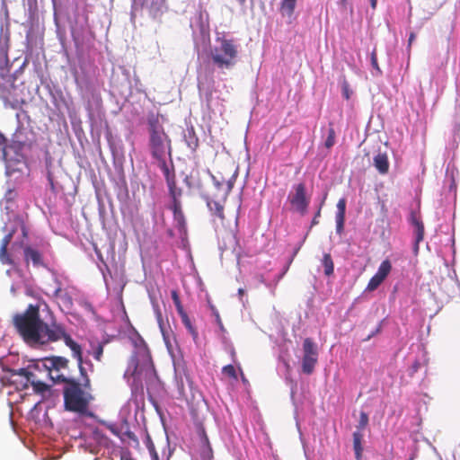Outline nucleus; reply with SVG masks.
<instances>
[{"instance_id": "obj_35", "label": "nucleus", "mask_w": 460, "mask_h": 460, "mask_svg": "<svg viewBox=\"0 0 460 460\" xmlns=\"http://www.w3.org/2000/svg\"><path fill=\"white\" fill-rule=\"evenodd\" d=\"M346 199H341L337 203V213L335 217H345Z\"/></svg>"}, {"instance_id": "obj_28", "label": "nucleus", "mask_w": 460, "mask_h": 460, "mask_svg": "<svg viewBox=\"0 0 460 460\" xmlns=\"http://www.w3.org/2000/svg\"><path fill=\"white\" fill-rule=\"evenodd\" d=\"M185 137H188L186 138L188 146L192 150H196V148L199 146V139L195 136L193 129L189 130L188 136H185Z\"/></svg>"}, {"instance_id": "obj_33", "label": "nucleus", "mask_w": 460, "mask_h": 460, "mask_svg": "<svg viewBox=\"0 0 460 460\" xmlns=\"http://www.w3.org/2000/svg\"><path fill=\"white\" fill-rule=\"evenodd\" d=\"M341 92H342L343 97L346 100H349L351 95L353 94V91L350 88V85L346 79H344L341 83Z\"/></svg>"}, {"instance_id": "obj_37", "label": "nucleus", "mask_w": 460, "mask_h": 460, "mask_svg": "<svg viewBox=\"0 0 460 460\" xmlns=\"http://www.w3.org/2000/svg\"><path fill=\"white\" fill-rule=\"evenodd\" d=\"M104 347L102 343H98L93 349V357L95 360L101 361L103 355Z\"/></svg>"}, {"instance_id": "obj_44", "label": "nucleus", "mask_w": 460, "mask_h": 460, "mask_svg": "<svg viewBox=\"0 0 460 460\" xmlns=\"http://www.w3.org/2000/svg\"><path fill=\"white\" fill-rule=\"evenodd\" d=\"M123 436L127 437L128 438L133 440L134 442L137 443L138 440H137V438L136 437V435L130 431V430H126L124 433H123Z\"/></svg>"}, {"instance_id": "obj_10", "label": "nucleus", "mask_w": 460, "mask_h": 460, "mask_svg": "<svg viewBox=\"0 0 460 460\" xmlns=\"http://www.w3.org/2000/svg\"><path fill=\"white\" fill-rule=\"evenodd\" d=\"M169 190V195L172 199V204H181V198L182 196V190L176 185V176L173 164L170 168L162 170Z\"/></svg>"}, {"instance_id": "obj_40", "label": "nucleus", "mask_w": 460, "mask_h": 460, "mask_svg": "<svg viewBox=\"0 0 460 460\" xmlns=\"http://www.w3.org/2000/svg\"><path fill=\"white\" fill-rule=\"evenodd\" d=\"M13 235V231L7 234L1 241V246L2 247H8L9 243H11Z\"/></svg>"}, {"instance_id": "obj_1", "label": "nucleus", "mask_w": 460, "mask_h": 460, "mask_svg": "<svg viewBox=\"0 0 460 460\" xmlns=\"http://www.w3.org/2000/svg\"><path fill=\"white\" fill-rule=\"evenodd\" d=\"M41 305H44L50 313L48 304L43 299H40L38 304L29 305L23 313L16 314L13 317L14 328L30 346L55 342L58 338V334L60 333V331L57 329V323H47L40 318Z\"/></svg>"}, {"instance_id": "obj_41", "label": "nucleus", "mask_w": 460, "mask_h": 460, "mask_svg": "<svg viewBox=\"0 0 460 460\" xmlns=\"http://www.w3.org/2000/svg\"><path fill=\"white\" fill-rule=\"evenodd\" d=\"M13 235V231L7 234L1 241V246L2 247H8L9 243H11Z\"/></svg>"}, {"instance_id": "obj_55", "label": "nucleus", "mask_w": 460, "mask_h": 460, "mask_svg": "<svg viewBox=\"0 0 460 460\" xmlns=\"http://www.w3.org/2000/svg\"><path fill=\"white\" fill-rule=\"evenodd\" d=\"M238 293H239L240 295H243V288H239Z\"/></svg>"}, {"instance_id": "obj_31", "label": "nucleus", "mask_w": 460, "mask_h": 460, "mask_svg": "<svg viewBox=\"0 0 460 460\" xmlns=\"http://www.w3.org/2000/svg\"><path fill=\"white\" fill-rule=\"evenodd\" d=\"M127 374H130L133 377H137L139 376L138 371V360L137 358L133 357L130 360V365L128 369L127 370Z\"/></svg>"}, {"instance_id": "obj_57", "label": "nucleus", "mask_w": 460, "mask_h": 460, "mask_svg": "<svg viewBox=\"0 0 460 460\" xmlns=\"http://www.w3.org/2000/svg\"><path fill=\"white\" fill-rule=\"evenodd\" d=\"M240 4H243L246 0H238Z\"/></svg>"}, {"instance_id": "obj_4", "label": "nucleus", "mask_w": 460, "mask_h": 460, "mask_svg": "<svg viewBox=\"0 0 460 460\" xmlns=\"http://www.w3.org/2000/svg\"><path fill=\"white\" fill-rule=\"evenodd\" d=\"M218 46L211 49L210 57L213 64L219 69H231L238 61V45L233 39L217 38Z\"/></svg>"}, {"instance_id": "obj_48", "label": "nucleus", "mask_w": 460, "mask_h": 460, "mask_svg": "<svg viewBox=\"0 0 460 460\" xmlns=\"http://www.w3.org/2000/svg\"><path fill=\"white\" fill-rule=\"evenodd\" d=\"M212 309L214 310V314L216 316V319H217V323H218V325L223 328V323H222V320L220 318V315L218 314V312L217 310H215L214 307H212Z\"/></svg>"}, {"instance_id": "obj_49", "label": "nucleus", "mask_w": 460, "mask_h": 460, "mask_svg": "<svg viewBox=\"0 0 460 460\" xmlns=\"http://www.w3.org/2000/svg\"><path fill=\"white\" fill-rule=\"evenodd\" d=\"M415 38H416V34L414 32H411L410 35H409V40H408V47L409 48H411V46L413 43Z\"/></svg>"}, {"instance_id": "obj_23", "label": "nucleus", "mask_w": 460, "mask_h": 460, "mask_svg": "<svg viewBox=\"0 0 460 460\" xmlns=\"http://www.w3.org/2000/svg\"><path fill=\"white\" fill-rule=\"evenodd\" d=\"M76 362L81 376V381L79 383L86 388H92L90 377L88 376L87 371L84 367V359L82 358L81 361Z\"/></svg>"}, {"instance_id": "obj_59", "label": "nucleus", "mask_w": 460, "mask_h": 460, "mask_svg": "<svg viewBox=\"0 0 460 460\" xmlns=\"http://www.w3.org/2000/svg\"><path fill=\"white\" fill-rule=\"evenodd\" d=\"M232 356H233V357H234V356H235V351H234V350H233V351H232Z\"/></svg>"}, {"instance_id": "obj_56", "label": "nucleus", "mask_w": 460, "mask_h": 460, "mask_svg": "<svg viewBox=\"0 0 460 460\" xmlns=\"http://www.w3.org/2000/svg\"><path fill=\"white\" fill-rule=\"evenodd\" d=\"M180 394H181V395H182V396H184V395H185L182 388L181 389Z\"/></svg>"}, {"instance_id": "obj_22", "label": "nucleus", "mask_w": 460, "mask_h": 460, "mask_svg": "<svg viewBox=\"0 0 460 460\" xmlns=\"http://www.w3.org/2000/svg\"><path fill=\"white\" fill-rule=\"evenodd\" d=\"M186 185L190 190H197L200 193H203V186L199 181L198 173L195 175L193 172H191L189 176L185 179Z\"/></svg>"}, {"instance_id": "obj_16", "label": "nucleus", "mask_w": 460, "mask_h": 460, "mask_svg": "<svg viewBox=\"0 0 460 460\" xmlns=\"http://www.w3.org/2000/svg\"><path fill=\"white\" fill-rule=\"evenodd\" d=\"M199 435L200 437V456L202 460H212L213 459V450L211 445L208 440V437L203 428L199 430Z\"/></svg>"}, {"instance_id": "obj_17", "label": "nucleus", "mask_w": 460, "mask_h": 460, "mask_svg": "<svg viewBox=\"0 0 460 460\" xmlns=\"http://www.w3.org/2000/svg\"><path fill=\"white\" fill-rule=\"evenodd\" d=\"M373 164L380 174H386L389 172V160L386 153L379 152L373 158Z\"/></svg>"}, {"instance_id": "obj_53", "label": "nucleus", "mask_w": 460, "mask_h": 460, "mask_svg": "<svg viewBox=\"0 0 460 460\" xmlns=\"http://www.w3.org/2000/svg\"><path fill=\"white\" fill-rule=\"evenodd\" d=\"M376 0H371V6L373 8H376Z\"/></svg>"}, {"instance_id": "obj_9", "label": "nucleus", "mask_w": 460, "mask_h": 460, "mask_svg": "<svg viewBox=\"0 0 460 460\" xmlns=\"http://www.w3.org/2000/svg\"><path fill=\"white\" fill-rule=\"evenodd\" d=\"M203 198L206 200L207 207L208 208L214 221L219 222L223 225L226 218L224 210L226 199H223V197L220 195H216L215 197L204 195Z\"/></svg>"}, {"instance_id": "obj_47", "label": "nucleus", "mask_w": 460, "mask_h": 460, "mask_svg": "<svg viewBox=\"0 0 460 460\" xmlns=\"http://www.w3.org/2000/svg\"><path fill=\"white\" fill-rule=\"evenodd\" d=\"M109 429H110V430H111V431L115 436H118V437H119L121 439H123V438H122V437H120V433H119V429H118V428H117V427H115V426H113V425H111V426H109Z\"/></svg>"}, {"instance_id": "obj_46", "label": "nucleus", "mask_w": 460, "mask_h": 460, "mask_svg": "<svg viewBox=\"0 0 460 460\" xmlns=\"http://www.w3.org/2000/svg\"><path fill=\"white\" fill-rule=\"evenodd\" d=\"M321 216V208L318 209V211L316 212L314 217L313 218L312 220V223H311V226H316L319 224V221H318V217Z\"/></svg>"}, {"instance_id": "obj_12", "label": "nucleus", "mask_w": 460, "mask_h": 460, "mask_svg": "<svg viewBox=\"0 0 460 460\" xmlns=\"http://www.w3.org/2000/svg\"><path fill=\"white\" fill-rule=\"evenodd\" d=\"M410 222L414 227V244L413 252L415 254L419 252L420 243L424 239L425 228L424 224L416 211H411L410 216Z\"/></svg>"}, {"instance_id": "obj_18", "label": "nucleus", "mask_w": 460, "mask_h": 460, "mask_svg": "<svg viewBox=\"0 0 460 460\" xmlns=\"http://www.w3.org/2000/svg\"><path fill=\"white\" fill-rule=\"evenodd\" d=\"M23 254L26 263L31 261L34 267L44 265L42 254L38 250L26 246L23 250Z\"/></svg>"}, {"instance_id": "obj_58", "label": "nucleus", "mask_w": 460, "mask_h": 460, "mask_svg": "<svg viewBox=\"0 0 460 460\" xmlns=\"http://www.w3.org/2000/svg\"><path fill=\"white\" fill-rule=\"evenodd\" d=\"M298 250H299V248H297V249L295 251V252H294V256L297 253Z\"/></svg>"}, {"instance_id": "obj_5", "label": "nucleus", "mask_w": 460, "mask_h": 460, "mask_svg": "<svg viewBox=\"0 0 460 460\" xmlns=\"http://www.w3.org/2000/svg\"><path fill=\"white\" fill-rule=\"evenodd\" d=\"M41 367L47 370L49 376L54 382L64 383L66 380H69L66 375V371L68 370L69 360L61 356L48 357L40 360L33 366V368H40Z\"/></svg>"}, {"instance_id": "obj_15", "label": "nucleus", "mask_w": 460, "mask_h": 460, "mask_svg": "<svg viewBox=\"0 0 460 460\" xmlns=\"http://www.w3.org/2000/svg\"><path fill=\"white\" fill-rule=\"evenodd\" d=\"M238 166L234 162L227 161L220 163L217 166L215 173L212 175H220L227 179H235L238 176Z\"/></svg>"}, {"instance_id": "obj_2", "label": "nucleus", "mask_w": 460, "mask_h": 460, "mask_svg": "<svg viewBox=\"0 0 460 460\" xmlns=\"http://www.w3.org/2000/svg\"><path fill=\"white\" fill-rule=\"evenodd\" d=\"M149 133V149L152 157L156 161L157 166L161 170L170 168L166 162V157H172L171 139L164 132L162 125L157 119L148 121Z\"/></svg>"}, {"instance_id": "obj_7", "label": "nucleus", "mask_w": 460, "mask_h": 460, "mask_svg": "<svg viewBox=\"0 0 460 460\" xmlns=\"http://www.w3.org/2000/svg\"><path fill=\"white\" fill-rule=\"evenodd\" d=\"M31 366L28 367L19 368L18 370H12V376H22L23 381L21 382V387L27 389L31 384L33 390L37 394H44L49 390V386L41 381H38L35 378L34 373L31 371Z\"/></svg>"}, {"instance_id": "obj_54", "label": "nucleus", "mask_w": 460, "mask_h": 460, "mask_svg": "<svg viewBox=\"0 0 460 460\" xmlns=\"http://www.w3.org/2000/svg\"><path fill=\"white\" fill-rule=\"evenodd\" d=\"M239 370H240V372H241L243 381H246V379H245V377H244V376H243V374L242 368H241V367H239Z\"/></svg>"}, {"instance_id": "obj_21", "label": "nucleus", "mask_w": 460, "mask_h": 460, "mask_svg": "<svg viewBox=\"0 0 460 460\" xmlns=\"http://www.w3.org/2000/svg\"><path fill=\"white\" fill-rule=\"evenodd\" d=\"M296 0H281L280 13L283 16L291 18L294 14Z\"/></svg>"}, {"instance_id": "obj_36", "label": "nucleus", "mask_w": 460, "mask_h": 460, "mask_svg": "<svg viewBox=\"0 0 460 460\" xmlns=\"http://www.w3.org/2000/svg\"><path fill=\"white\" fill-rule=\"evenodd\" d=\"M0 261L4 264H13V260L9 256L6 247L0 246Z\"/></svg>"}, {"instance_id": "obj_32", "label": "nucleus", "mask_w": 460, "mask_h": 460, "mask_svg": "<svg viewBox=\"0 0 460 460\" xmlns=\"http://www.w3.org/2000/svg\"><path fill=\"white\" fill-rule=\"evenodd\" d=\"M368 415L365 411H361L359 414V420L358 424L356 427V430H359L360 432H363V430L367 428L368 425Z\"/></svg>"}, {"instance_id": "obj_34", "label": "nucleus", "mask_w": 460, "mask_h": 460, "mask_svg": "<svg viewBox=\"0 0 460 460\" xmlns=\"http://www.w3.org/2000/svg\"><path fill=\"white\" fill-rule=\"evenodd\" d=\"M172 299L175 305V307H176V310H177V313L180 314L184 311L183 309V306L181 305V299H180V296L178 295V292L176 290H172Z\"/></svg>"}, {"instance_id": "obj_20", "label": "nucleus", "mask_w": 460, "mask_h": 460, "mask_svg": "<svg viewBox=\"0 0 460 460\" xmlns=\"http://www.w3.org/2000/svg\"><path fill=\"white\" fill-rule=\"evenodd\" d=\"M170 208L172 209L173 213V219L177 224V226L180 229H184L186 226V220L185 216L183 214L182 208H181V204H172Z\"/></svg>"}, {"instance_id": "obj_30", "label": "nucleus", "mask_w": 460, "mask_h": 460, "mask_svg": "<svg viewBox=\"0 0 460 460\" xmlns=\"http://www.w3.org/2000/svg\"><path fill=\"white\" fill-rule=\"evenodd\" d=\"M222 374L234 381L238 379L236 369L233 365L229 364L223 367Z\"/></svg>"}, {"instance_id": "obj_11", "label": "nucleus", "mask_w": 460, "mask_h": 460, "mask_svg": "<svg viewBox=\"0 0 460 460\" xmlns=\"http://www.w3.org/2000/svg\"><path fill=\"white\" fill-rule=\"evenodd\" d=\"M57 329H58L60 333L58 334V338L57 341L59 340H63L66 346H67L71 352L72 357L76 361H81L83 358V349L80 344H78L75 341H74L69 334H67L64 329V327L60 324L57 325Z\"/></svg>"}, {"instance_id": "obj_27", "label": "nucleus", "mask_w": 460, "mask_h": 460, "mask_svg": "<svg viewBox=\"0 0 460 460\" xmlns=\"http://www.w3.org/2000/svg\"><path fill=\"white\" fill-rule=\"evenodd\" d=\"M335 130L333 128V123H329V128H328V136L324 142V146L326 148L330 149L335 144Z\"/></svg>"}, {"instance_id": "obj_43", "label": "nucleus", "mask_w": 460, "mask_h": 460, "mask_svg": "<svg viewBox=\"0 0 460 460\" xmlns=\"http://www.w3.org/2000/svg\"><path fill=\"white\" fill-rule=\"evenodd\" d=\"M371 65L372 66L376 69L377 71H380V68H379V66H378V63H377V56H376V49H374L371 53Z\"/></svg>"}, {"instance_id": "obj_14", "label": "nucleus", "mask_w": 460, "mask_h": 460, "mask_svg": "<svg viewBox=\"0 0 460 460\" xmlns=\"http://www.w3.org/2000/svg\"><path fill=\"white\" fill-rule=\"evenodd\" d=\"M55 288L51 295L61 305L66 309H70L73 306V299L68 292L61 288V283L58 279L54 280Z\"/></svg>"}, {"instance_id": "obj_29", "label": "nucleus", "mask_w": 460, "mask_h": 460, "mask_svg": "<svg viewBox=\"0 0 460 460\" xmlns=\"http://www.w3.org/2000/svg\"><path fill=\"white\" fill-rule=\"evenodd\" d=\"M384 281L382 278H380L378 275L375 274L370 280L368 281V284L367 286V290L368 291H374L376 290Z\"/></svg>"}, {"instance_id": "obj_25", "label": "nucleus", "mask_w": 460, "mask_h": 460, "mask_svg": "<svg viewBox=\"0 0 460 460\" xmlns=\"http://www.w3.org/2000/svg\"><path fill=\"white\" fill-rule=\"evenodd\" d=\"M181 316V322L189 331V332L192 335L193 339L198 338V332L196 328L192 325L190 319L189 318L186 312H183L179 314Z\"/></svg>"}, {"instance_id": "obj_42", "label": "nucleus", "mask_w": 460, "mask_h": 460, "mask_svg": "<svg viewBox=\"0 0 460 460\" xmlns=\"http://www.w3.org/2000/svg\"><path fill=\"white\" fill-rule=\"evenodd\" d=\"M336 219V230L338 234L343 231L345 217H335Z\"/></svg>"}, {"instance_id": "obj_52", "label": "nucleus", "mask_w": 460, "mask_h": 460, "mask_svg": "<svg viewBox=\"0 0 460 460\" xmlns=\"http://www.w3.org/2000/svg\"><path fill=\"white\" fill-rule=\"evenodd\" d=\"M48 179H49V184L51 186V189L53 190L54 189V182H53V179H52V176H51L50 173H49Z\"/></svg>"}, {"instance_id": "obj_26", "label": "nucleus", "mask_w": 460, "mask_h": 460, "mask_svg": "<svg viewBox=\"0 0 460 460\" xmlns=\"http://www.w3.org/2000/svg\"><path fill=\"white\" fill-rule=\"evenodd\" d=\"M392 270V263L391 261L386 259L382 261L380 266L378 267V270L376 271V275H378L380 278H382L384 280L386 279V277L389 275Z\"/></svg>"}, {"instance_id": "obj_45", "label": "nucleus", "mask_w": 460, "mask_h": 460, "mask_svg": "<svg viewBox=\"0 0 460 460\" xmlns=\"http://www.w3.org/2000/svg\"><path fill=\"white\" fill-rule=\"evenodd\" d=\"M15 196H16L15 191H14V190H9L5 193V195H4V199H5L7 201H12V200H13V199H14Z\"/></svg>"}, {"instance_id": "obj_13", "label": "nucleus", "mask_w": 460, "mask_h": 460, "mask_svg": "<svg viewBox=\"0 0 460 460\" xmlns=\"http://www.w3.org/2000/svg\"><path fill=\"white\" fill-rule=\"evenodd\" d=\"M214 186L217 190V195L223 197V199H226L230 192L232 191L235 179H227L220 175H211Z\"/></svg>"}, {"instance_id": "obj_38", "label": "nucleus", "mask_w": 460, "mask_h": 460, "mask_svg": "<svg viewBox=\"0 0 460 460\" xmlns=\"http://www.w3.org/2000/svg\"><path fill=\"white\" fill-rule=\"evenodd\" d=\"M146 448H147L150 456H152L154 453H157L155 450L154 442L152 441V438L148 434L146 435Z\"/></svg>"}, {"instance_id": "obj_24", "label": "nucleus", "mask_w": 460, "mask_h": 460, "mask_svg": "<svg viewBox=\"0 0 460 460\" xmlns=\"http://www.w3.org/2000/svg\"><path fill=\"white\" fill-rule=\"evenodd\" d=\"M323 266L324 268V274L331 276L334 271V263L330 253H324L322 260Z\"/></svg>"}, {"instance_id": "obj_3", "label": "nucleus", "mask_w": 460, "mask_h": 460, "mask_svg": "<svg viewBox=\"0 0 460 460\" xmlns=\"http://www.w3.org/2000/svg\"><path fill=\"white\" fill-rule=\"evenodd\" d=\"M63 388L64 407L66 411L77 413H85L89 403L93 400L92 388H86L75 378L64 382Z\"/></svg>"}, {"instance_id": "obj_19", "label": "nucleus", "mask_w": 460, "mask_h": 460, "mask_svg": "<svg viewBox=\"0 0 460 460\" xmlns=\"http://www.w3.org/2000/svg\"><path fill=\"white\" fill-rule=\"evenodd\" d=\"M353 438V450L355 453V458L356 460H362V454H363V438L364 434L363 432H360L359 430H355L352 434Z\"/></svg>"}, {"instance_id": "obj_51", "label": "nucleus", "mask_w": 460, "mask_h": 460, "mask_svg": "<svg viewBox=\"0 0 460 460\" xmlns=\"http://www.w3.org/2000/svg\"><path fill=\"white\" fill-rule=\"evenodd\" d=\"M158 323H159L161 331L163 332V335L164 336V328H163V320H162V317H161V314H158Z\"/></svg>"}, {"instance_id": "obj_39", "label": "nucleus", "mask_w": 460, "mask_h": 460, "mask_svg": "<svg viewBox=\"0 0 460 460\" xmlns=\"http://www.w3.org/2000/svg\"><path fill=\"white\" fill-rule=\"evenodd\" d=\"M12 370H13V369H9V370H8V372L10 373V379H11V383H12L13 385H16V387H17L18 389H22V388L21 387V382H22V381H23V378H22V376H14V377H13V376H12Z\"/></svg>"}, {"instance_id": "obj_6", "label": "nucleus", "mask_w": 460, "mask_h": 460, "mask_svg": "<svg viewBox=\"0 0 460 460\" xmlns=\"http://www.w3.org/2000/svg\"><path fill=\"white\" fill-rule=\"evenodd\" d=\"M318 361V349L311 338H305L303 342L302 371L311 375Z\"/></svg>"}, {"instance_id": "obj_8", "label": "nucleus", "mask_w": 460, "mask_h": 460, "mask_svg": "<svg viewBox=\"0 0 460 460\" xmlns=\"http://www.w3.org/2000/svg\"><path fill=\"white\" fill-rule=\"evenodd\" d=\"M294 192L288 195V201L292 208L301 215H305L309 205V199L305 194V184L300 182L293 187Z\"/></svg>"}, {"instance_id": "obj_50", "label": "nucleus", "mask_w": 460, "mask_h": 460, "mask_svg": "<svg viewBox=\"0 0 460 460\" xmlns=\"http://www.w3.org/2000/svg\"><path fill=\"white\" fill-rule=\"evenodd\" d=\"M120 460H132L130 454L128 452H123L120 455Z\"/></svg>"}]
</instances>
